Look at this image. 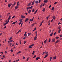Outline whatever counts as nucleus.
Segmentation results:
<instances>
[{"label":"nucleus","instance_id":"a211bd4d","mask_svg":"<svg viewBox=\"0 0 62 62\" xmlns=\"http://www.w3.org/2000/svg\"><path fill=\"white\" fill-rule=\"evenodd\" d=\"M31 32L29 33L28 34V36H29L30 35H31Z\"/></svg>","mask_w":62,"mask_h":62},{"label":"nucleus","instance_id":"b1692460","mask_svg":"<svg viewBox=\"0 0 62 62\" xmlns=\"http://www.w3.org/2000/svg\"><path fill=\"white\" fill-rule=\"evenodd\" d=\"M19 21H20V22L19 23L21 24V23H22V19H21L20 20H19Z\"/></svg>","mask_w":62,"mask_h":62},{"label":"nucleus","instance_id":"680f3d73","mask_svg":"<svg viewBox=\"0 0 62 62\" xmlns=\"http://www.w3.org/2000/svg\"><path fill=\"white\" fill-rule=\"evenodd\" d=\"M45 54H47V53H48V52H45Z\"/></svg>","mask_w":62,"mask_h":62},{"label":"nucleus","instance_id":"c85d7f7f","mask_svg":"<svg viewBox=\"0 0 62 62\" xmlns=\"http://www.w3.org/2000/svg\"><path fill=\"white\" fill-rule=\"evenodd\" d=\"M52 59V57H50V61H51V60Z\"/></svg>","mask_w":62,"mask_h":62},{"label":"nucleus","instance_id":"2eb2a0df","mask_svg":"<svg viewBox=\"0 0 62 62\" xmlns=\"http://www.w3.org/2000/svg\"><path fill=\"white\" fill-rule=\"evenodd\" d=\"M59 40H57L56 42H55V43H58V42H59Z\"/></svg>","mask_w":62,"mask_h":62},{"label":"nucleus","instance_id":"a19ab883","mask_svg":"<svg viewBox=\"0 0 62 62\" xmlns=\"http://www.w3.org/2000/svg\"><path fill=\"white\" fill-rule=\"evenodd\" d=\"M30 21L31 22H32V21H33V19H30Z\"/></svg>","mask_w":62,"mask_h":62},{"label":"nucleus","instance_id":"ea45409f","mask_svg":"<svg viewBox=\"0 0 62 62\" xmlns=\"http://www.w3.org/2000/svg\"><path fill=\"white\" fill-rule=\"evenodd\" d=\"M12 39V37H11L9 39L10 40H11Z\"/></svg>","mask_w":62,"mask_h":62},{"label":"nucleus","instance_id":"4c0bfd02","mask_svg":"<svg viewBox=\"0 0 62 62\" xmlns=\"http://www.w3.org/2000/svg\"><path fill=\"white\" fill-rule=\"evenodd\" d=\"M10 51L11 52H13V50L12 49H11L10 50Z\"/></svg>","mask_w":62,"mask_h":62},{"label":"nucleus","instance_id":"13d9d810","mask_svg":"<svg viewBox=\"0 0 62 62\" xmlns=\"http://www.w3.org/2000/svg\"><path fill=\"white\" fill-rule=\"evenodd\" d=\"M47 20H48L49 19V17L48 16H47L46 17Z\"/></svg>","mask_w":62,"mask_h":62},{"label":"nucleus","instance_id":"052dcab7","mask_svg":"<svg viewBox=\"0 0 62 62\" xmlns=\"http://www.w3.org/2000/svg\"><path fill=\"white\" fill-rule=\"evenodd\" d=\"M9 42H10V41H9V40L8 41V43H9Z\"/></svg>","mask_w":62,"mask_h":62},{"label":"nucleus","instance_id":"f8f14e48","mask_svg":"<svg viewBox=\"0 0 62 62\" xmlns=\"http://www.w3.org/2000/svg\"><path fill=\"white\" fill-rule=\"evenodd\" d=\"M47 42V39H46L44 41V43L46 44Z\"/></svg>","mask_w":62,"mask_h":62},{"label":"nucleus","instance_id":"ddd939ff","mask_svg":"<svg viewBox=\"0 0 62 62\" xmlns=\"http://www.w3.org/2000/svg\"><path fill=\"white\" fill-rule=\"evenodd\" d=\"M40 58L39 57H38L37 58H36V60H38V59H39Z\"/></svg>","mask_w":62,"mask_h":62},{"label":"nucleus","instance_id":"7ed1b4c3","mask_svg":"<svg viewBox=\"0 0 62 62\" xmlns=\"http://www.w3.org/2000/svg\"><path fill=\"white\" fill-rule=\"evenodd\" d=\"M13 4L12 3H10V4H8V8H10V6H11Z\"/></svg>","mask_w":62,"mask_h":62},{"label":"nucleus","instance_id":"49530a36","mask_svg":"<svg viewBox=\"0 0 62 62\" xmlns=\"http://www.w3.org/2000/svg\"><path fill=\"white\" fill-rule=\"evenodd\" d=\"M57 3H58V2H56L54 3V4H56Z\"/></svg>","mask_w":62,"mask_h":62},{"label":"nucleus","instance_id":"6ab92c4d","mask_svg":"<svg viewBox=\"0 0 62 62\" xmlns=\"http://www.w3.org/2000/svg\"><path fill=\"white\" fill-rule=\"evenodd\" d=\"M28 18H27L25 21V22H26L28 21Z\"/></svg>","mask_w":62,"mask_h":62},{"label":"nucleus","instance_id":"f257e3e1","mask_svg":"<svg viewBox=\"0 0 62 62\" xmlns=\"http://www.w3.org/2000/svg\"><path fill=\"white\" fill-rule=\"evenodd\" d=\"M5 22H6V23H5L3 24V25H4V26L5 25H7V24H8V23L9 22L7 20Z\"/></svg>","mask_w":62,"mask_h":62},{"label":"nucleus","instance_id":"a878e982","mask_svg":"<svg viewBox=\"0 0 62 62\" xmlns=\"http://www.w3.org/2000/svg\"><path fill=\"white\" fill-rule=\"evenodd\" d=\"M19 1H18L17 3V6H18V5H19Z\"/></svg>","mask_w":62,"mask_h":62},{"label":"nucleus","instance_id":"c9c22d12","mask_svg":"<svg viewBox=\"0 0 62 62\" xmlns=\"http://www.w3.org/2000/svg\"><path fill=\"white\" fill-rule=\"evenodd\" d=\"M8 44H9V45H10V46H11V45H12V43L11 42L10 43H9Z\"/></svg>","mask_w":62,"mask_h":62},{"label":"nucleus","instance_id":"de8ad7c7","mask_svg":"<svg viewBox=\"0 0 62 62\" xmlns=\"http://www.w3.org/2000/svg\"><path fill=\"white\" fill-rule=\"evenodd\" d=\"M32 10V12H34V9H33Z\"/></svg>","mask_w":62,"mask_h":62},{"label":"nucleus","instance_id":"3c124183","mask_svg":"<svg viewBox=\"0 0 62 62\" xmlns=\"http://www.w3.org/2000/svg\"><path fill=\"white\" fill-rule=\"evenodd\" d=\"M5 3H7V0H5Z\"/></svg>","mask_w":62,"mask_h":62},{"label":"nucleus","instance_id":"bf43d9fd","mask_svg":"<svg viewBox=\"0 0 62 62\" xmlns=\"http://www.w3.org/2000/svg\"><path fill=\"white\" fill-rule=\"evenodd\" d=\"M56 34V32H55L54 33V36H55Z\"/></svg>","mask_w":62,"mask_h":62},{"label":"nucleus","instance_id":"39448f33","mask_svg":"<svg viewBox=\"0 0 62 62\" xmlns=\"http://www.w3.org/2000/svg\"><path fill=\"white\" fill-rule=\"evenodd\" d=\"M11 18V16H9V17L8 18V21L9 22V20H10V19Z\"/></svg>","mask_w":62,"mask_h":62},{"label":"nucleus","instance_id":"4be33fe9","mask_svg":"<svg viewBox=\"0 0 62 62\" xmlns=\"http://www.w3.org/2000/svg\"><path fill=\"white\" fill-rule=\"evenodd\" d=\"M37 37H35L34 39V40H36V39H37Z\"/></svg>","mask_w":62,"mask_h":62},{"label":"nucleus","instance_id":"6e6552de","mask_svg":"<svg viewBox=\"0 0 62 62\" xmlns=\"http://www.w3.org/2000/svg\"><path fill=\"white\" fill-rule=\"evenodd\" d=\"M48 0H44V2L45 3H47V2H48Z\"/></svg>","mask_w":62,"mask_h":62},{"label":"nucleus","instance_id":"7c9ffc66","mask_svg":"<svg viewBox=\"0 0 62 62\" xmlns=\"http://www.w3.org/2000/svg\"><path fill=\"white\" fill-rule=\"evenodd\" d=\"M27 33V32H25V33L24 34V36H26V34Z\"/></svg>","mask_w":62,"mask_h":62},{"label":"nucleus","instance_id":"603ef678","mask_svg":"<svg viewBox=\"0 0 62 62\" xmlns=\"http://www.w3.org/2000/svg\"><path fill=\"white\" fill-rule=\"evenodd\" d=\"M42 7V4H41V5L40 6V8H41Z\"/></svg>","mask_w":62,"mask_h":62},{"label":"nucleus","instance_id":"58836bf2","mask_svg":"<svg viewBox=\"0 0 62 62\" xmlns=\"http://www.w3.org/2000/svg\"><path fill=\"white\" fill-rule=\"evenodd\" d=\"M10 42H14V41H13V40H11L10 41Z\"/></svg>","mask_w":62,"mask_h":62},{"label":"nucleus","instance_id":"cd10ccee","mask_svg":"<svg viewBox=\"0 0 62 62\" xmlns=\"http://www.w3.org/2000/svg\"><path fill=\"white\" fill-rule=\"evenodd\" d=\"M54 7H52V8L51 10H53L54 9Z\"/></svg>","mask_w":62,"mask_h":62},{"label":"nucleus","instance_id":"f704fd0d","mask_svg":"<svg viewBox=\"0 0 62 62\" xmlns=\"http://www.w3.org/2000/svg\"><path fill=\"white\" fill-rule=\"evenodd\" d=\"M51 41V39L49 38V39L48 42H49Z\"/></svg>","mask_w":62,"mask_h":62},{"label":"nucleus","instance_id":"0eeeda50","mask_svg":"<svg viewBox=\"0 0 62 62\" xmlns=\"http://www.w3.org/2000/svg\"><path fill=\"white\" fill-rule=\"evenodd\" d=\"M55 41V39L54 38L52 39V42H54Z\"/></svg>","mask_w":62,"mask_h":62},{"label":"nucleus","instance_id":"c756f323","mask_svg":"<svg viewBox=\"0 0 62 62\" xmlns=\"http://www.w3.org/2000/svg\"><path fill=\"white\" fill-rule=\"evenodd\" d=\"M34 2H35V1H34L32 2V5H33L34 4Z\"/></svg>","mask_w":62,"mask_h":62},{"label":"nucleus","instance_id":"a18cd8bd","mask_svg":"<svg viewBox=\"0 0 62 62\" xmlns=\"http://www.w3.org/2000/svg\"><path fill=\"white\" fill-rule=\"evenodd\" d=\"M28 60H29V58H27V60H27V61H26L27 62V61H28Z\"/></svg>","mask_w":62,"mask_h":62},{"label":"nucleus","instance_id":"37998d69","mask_svg":"<svg viewBox=\"0 0 62 62\" xmlns=\"http://www.w3.org/2000/svg\"><path fill=\"white\" fill-rule=\"evenodd\" d=\"M54 20V19H52L51 21V22L52 23L53 22V21Z\"/></svg>","mask_w":62,"mask_h":62},{"label":"nucleus","instance_id":"1a4fd4ad","mask_svg":"<svg viewBox=\"0 0 62 62\" xmlns=\"http://www.w3.org/2000/svg\"><path fill=\"white\" fill-rule=\"evenodd\" d=\"M22 31V30H20L19 31H18V32H17L16 33V34H18V33H20V32H21V31Z\"/></svg>","mask_w":62,"mask_h":62},{"label":"nucleus","instance_id":"0e129e2a","mask_svg":"<svg viewBox=\"0 0 62 62\" xmlns=\"http://www.w3.org/2000/svg\"><path fill=\"white\" fill-rule=\"evenodd\" d=\"M34 24H32V25H31L32 26H34Z\"/></svg>","mask_w":62,"mask_h":62},{"label":"nucleus","instance_id":"69168bd1","mask_svg":"<svg viewBox=\"0 0 62 62\" xmlns=\"http://www.w3.org/2000/svg\"><path fill=\"white\" fill-rule=\"evenodd\" d=\"M25 38H26V37H25V36L24 37V38H23L24 40V39H25Z\"/></svg>","mask_w":62,"mask_h":62},{"label":"nucleus","instance_id":"412c9836","mask_svg":"<svg viewBox=\"0 0 62 62\" xmlns=\"http://www.w3.org/2000/svg\"><path fill=\"white\" fill-rule=\"evenodd\" d=\"M31 12V10H30L28 11V13H30Z\"/></svg>","mask_w":62,"mask_h":62},{"label":"nucleus","instance_id":"864d4df0","mask_svg":"<svg viewBox=\"0 0 62 62\" xmlns=\"http://www.w3.org/2000/svg\"><path fill=\"white\" fill-rule=\"evenodd\" d=\"M15 16H13L12 17V19H13V18H15Z\"/></svg>","mask_w":62,"mask_h":62},{"label":"nucleus","instance_id":"5fc2aeb1","mask_svg":"<svg viewBox=\"0 0 62 62\" xmlns=\"http://www.w3.org/2000/svg\"><path fill=\"white\" fill-rule=\"evenodd\" d=\"M53 59H56V57H53Z\"/></svg>","mask_w":62,"mask_h":62},{"label":"nucleus","instance_id":"20e7f679","mask_svg":"<svg viewBox=\"0 0 62 62\" xmlns=\"http://www.w3.org/2000/svg\"><path fill=\"white\" fill-rule=\"evenodd\" d=\"M48 54H46V55H45V57H44V58H46L48 56Z\"/></svg>","mask_w":62,"mask_h":62},{"label":"nucleus","instance_id":"774afa93","mask_svg":"<svg viewBox=\"0 0 62 62\" xmlns=\"http://www.w3.org/2000/svg\"><path fill=\"white\" fill-rule=\"evenodd\" d=\"M60 37H62V35H60Z\"/></svg>","mask_w":62,"mask_h":62},{"label":"nucleus","instance_id":"6e6d98bb","mask_svg":"<svg viewBox=\"0 0 62 62\" xmlns=\"http://www.w3.org/2000/svg\"><path fill=\"white\" fill-rule=\"evenodd\" d=\"M26 43V41H24V44H25Z\"/></svg>","mask_w":62,"mask_h":62},{"label":"nucleus","instance_id":"8fccbe9b","mask_svg":"<svg viewBox=\"0 0 62 62\" xmlns=\"http://www.w3.org/2000/svg\"><path fill=\"white\" fill-rule=\"evenodd\" d=\"M36 56H37L36 55H34L33 58H35V57H36Z\"/></svg>","mask_w":62,"mask_h":62},{"label":"nucleus","instance_id":"09e8293b","mask_svg":"<svg viewBox=\"0 0 62 62\" xmlns=\"http://www.w3.org/2000/svg\"><path fill=\"white\" fill-rule=\"evenodd\" d=\"M33 8V6H31L30 7V8H31V9H32V8Z\"/></svg>","mask_w":62,"mask_h":62},{"label":"nucleus","instance_id":"2f4dec72","mask_svg":"<svg viewBox=\"0 0 62 62\" xmlns=\"http://www.w3.org/2000/svg\"><path fill=\"white\" fill-rule=\"evenodd\" d=\"M43 11H45V8H44L42 10Z\"/></svg>","mask_w":62,"mask_h":62},{"label":"nucleus","instance_id":"4d7b16f0","mask_svg":"<svg viewBox=\"0 0 62 62\" xmlns=\"http://www.w3.org/2000/svg\"><path fill=\"white\" fill-rule=\"evenodd\" d=\"M21 40H20V44H21Z\"/></svg>","mask_w":62,"mask_h":62},{"label":"nucleus","instance_id":"9d476101","mask_svg":"<svg viewBox=\"0 0 62 62\" xmlns=\"http://www.w3.org/2000/svg\"><path fill=\"white\" fill-rule=\"evenodd\" d=\"M35 3L36 4H39V1L38 0H36L35 1Z\"/></svg>","mask_w":62,"mask_h":62},{"label":"nucleus","instance_id":"f03ea898","mask_svg":"<svg viewBox=\"0 0 62 62\" xmlns=\"http://www.w3.org/2000/svg\"><path fill=\"white\" fill-rule=\"evenodd\" d=\"M34 45H35L34 44H33L32 45H31L30 46H29V48H32L33 46Z\"/></svg>","mask_w":62,"mask_h":62},{"label":"nucleus","instance_id":"aec40b11","mask_svg":"<svg viewBox=\"0 0 62 62\" xmlns=\"http://www.w3.org/2000/svg\"><path fill=\"white\" fill-rule=\"evenodd\" d=\"M30 9V7H28L26 8V9L27 10H28V9Z\"/></svg>","mask_w":62,"mask_h":62},{"label":"nucleus","instance_id":"bb28decb","mask_svg":"<svg viewBox=\"0 0 62 62\" xmlns=\"http://www.w3.org/2000/svg\"><path fill=\"white\" fill-rule=\"evenodd\" d=\"M60 31H61V29L59 30L58 31V32L59 33L60 32Z\"/></svg>","mask_w":62,"mask_h":62},{"label":"nucleus","instance_id":"393cba45","mask_svg":"<svg viewBox=\"0 0 62 62\" xmlns=\"http://www.w3.org/2000/svg\"><path fill=\"white\" fill-rule=\"evenodd\" d=\"M38 11V10H37L36 11H35V12H34V14H35Z\"/></svg>","mask_w":62,"mask_h":62},{"label":"nucleus","instance_id":"9b49d317","mask_svg":"<svg viewBox=\"0 0 62 62\" xmlns=\"http://www.w3.org/2000/svg\"><path fill=\"white\" fill-rule=\"evenodd\" d=\"M18 8V6H16L15 8V10L17 9Z\"/></svg>","mask_w":62,"mask_h":62},{"label":"nucleus","instance_id":"4468645a","mask_svg":"<svg viewBox=\"0 0 62 62\" xmlns=\"http://www.w3.org/2000/svg\"><path fill=\"white\" fill-rule=\"evenodd\" d=\"M30 5H31V3L30 2L27 5V6H30Z\"/></svg>","mask_w":62,"mask_h":62},{"label":"nucleus","instance_id":"79ce46f5","mask_svg":"<svg viewBox=\"0 0 62 62\" xmlns=\"http://www.w3.org/2000/svg\"><path fill=\"white\" fill-rule=\"evenodd\" d=\"M35 54V51H33L32 53V54Z\"/></svg>","mask_w":62,"mask_h":62},{"label":"nucleus","instance_id":"e2e57ef3","mask_svg":"<svg viewBox=\"0 0 62 62\" xmlns=\"http://www.w3.org/2000/svg\"><path fill=\"white\" fill-rule=\"evenodd\" d=\"M35 34H38V33H37V31H36L35 32Z\"/></svg>","mask_w":62,"mask_h":62},{"label":"nucleus","instance_id":"473e14b6","mask_svg":"<svg viewBox=\"0 0 62 62\" xmlns=\"http://www.w3.org/2000/svg\"><path fill=\"white\" fill-rule=\"evenodd\" d=\"M55 18L56 17H55V16H54L53 18V19L54 20H55Z\"/></svg>","mask_w":62,"mask_h":62},{"label":"nucleus","instance_id":"423d86ee","mask_svg":"<svg viewBox=\"0 0 62 62\" xmlns=\"http://www.w3.org/2000/svg\"><path fill=\"white\" fill-rule=\"evenodd\" d=\"M21 18H22L23 19V18H25V16H21Z\"/></svg>","mask_w":62,"mask_h":62},{"label":"nucleus","instance_id":"dca6fc26","mask_svg":"<svg viewBox=\"0 0 62 62\" xmlns=\"http://www.w3.org/2000/svg\"><path fill=\"white\" fill-rule=\"evenodd\" d=\"M17 21L15 22H13L12 23V24H15V23H17Z\"/></svg>","mask_w":62,"mask_h":62},{"label":"nucleus","instance_id":"72a5a7b5","mask_svg":"<svg viewBox=\"0 0 62 62\" xmlns=\"http://www.w3.org/2000/svg\"><path fill=\"white\" fill-rule=\"evenodd\" d=\"M59 37H58L55 38L56 39H59Z\"/></svg>","mask_w":62,"mask_h":62},{"label":"nucleus","instance_id":"5701e85b","mask_svg":"<svg viewBox=\"0 0 62 62\" xmlns=\"http://www.w3.org/2000/svg\"><path fill=\"white\" fill-rule=\"evenodd\" d=\"M53 34H54V33H53V32H52V33H51L50 34V36H51V37H52V35H53Z\"/></svg>","mask_w":62,"mask_h":62},{"label":"nucleus","instance_id":"338daca9","mask_svg":"<svg viewBox=\"0 0 62 62\" xmlns=\"http://www.w3.org/2000/svg\"><path fill=\"white\" fill-rule=\"evenodd\" d=\"M5 54H7V51H5Z\"/></svg>","mask_w":62,"mask_h":62},{"label":"nucleus","instance_id":"f3484780","mask_svg":"<svg viewBox=\"0 0 62 62\" xmlns=\"http://www.w3.org/2000/svg\"><path fill=\"white\" fill-rule=\"evenodd\" d=\"M21 53V51H19L17 52V54H20Z\"/></svg>","mask_w":62,"mask_h":62},{"label":"nucleus","instance_id":"c03bdc74","mask_svg":"<svg viewBox=\"0 0 62 62\" xmlns=\"http://www.w3.org/2000/svg\"><path fill=\"white\" fill-rule=\"evenodd\" d=\"M23 23H22L21 24V27H22V26L23 25Z\"/></svg>","mask_w":62,"mask_h":62},{"label":"nucleus","instance_id":"e433bc0d","mask_svg":"<svg viewBox=\"0 0 62 62\" xmlns=\"http://www.w3.org/2000/svg\"><path fill=\"white\" fill-rule=\"evenodd\" d=\"M36 29H37V28L36 27L34 29V30H33V31H35V30H36Z\"/></svg>","mask_w":62,"mask_h":62}]
</instances>
